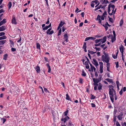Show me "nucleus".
<instances>
[{
    "label": "nucleus",
    "mask_w": 126,
    "mask_h": 126,
    "mask_svg": "<svg viewBox=\"0 0 126 126\" xmlns=\"http://www.w3.org/2000/svg\"><path fill=\"white\" fill-rule=\"evenodd\" d=\"M108 87L109 88V94L110 97L111 101L113 102L114 98L115 100L117 99L115 91L113 89V86L112 85H109Z\"/></svg>",
    "instance_id": "obj_1"
},
{
    "label": "nucleus",
    "mask_w": 126,
    "mask_h": 126,
    "mask_svg": "<svg viewBox=\"0 0 126 126\" xmlns=\"http://www.w3.org/2000/svg\"><path fill=\"white\" fill-rule=\"evenodd\" d=\"M104 55H102L101 57L102 60L103 62H105L106 63L109 62L110 58L109 57L108 54L106 53L105 52H104Z\"/></svg>",
    "instance_id": "obj_2"
},
{
    "label": "nucleus",
    "mask_w": 126,
    "mask_h": 126,
    "mask_svg": "<svg viewBox=\"0 0 126 126\" xmlns=\"http://www.w3.org/2000/svg\"><path fill=\"white\" fill-rule=\"evenodd\" d=\"M106 40H96L95 42L97 44L95 45L96 46H98L106 42Z\"/></svg>",
    "instance_id": "obj_3"
},
{
    "label": "nucleus",
    "mask_w": 126,
    "mask_h": 126,
    "mask_svg": "<svg viewBox=\"0 0 126 126\" xmlns=\"http://www.w3.org/2000/svg\"><path fill=\"white\" fill-rule=\"evenodd\" d=\"M93 80L94 83L93 84L94 85H97V83L101 80L100 79H95L94 78H93Z\"/></svg>",
    "instance_id": "obj_4"
},
{
    "label": "nucleus",
    "mask_w": 126,
    "mask_h": 126,
    "mask_svg": "<svg viewBox=\"0 0 126 126\" xmlns=\"http://www.w3.org/2000/svg\"><path fill=\"white\" fill-rule=\"evenodd\" d=\"M113 35H112L110 34L108 38H111V39H116V33L114 31H113Z\"/></svg>",
    "instance_id": "obj_5"
},
{
    "label": "nucleus",
    "mask_w": 126,
    "mask_h": 126,
    "mask_svg": "<svg viewBox=\"0 0 126 126\" xmlns=\"http://www.w3.org/2000/svg\"><path fill=\"white\" fill-rule=\"evenodd\" d=\"M100 65L99 72L101 73L103 72V63L102 62H100L99 63Z\"/></svg>",
    "instance_id": "obj_6"
},
{
    "label": "nucleus",
    "mask_w": 126,
    "mask_h": 126,
    "mask_svg": "<svg viewBox=\"0 0 126 126\" xmlns=\"http://www.w3.org/2000/svg\"><path fill=\"white\" fill-rule=\"evenodd\" d=\"M94 36L95 37H87L85 39H96L95 37L97 38H99L101 36L99 35H96Z\"/></svg>",
    "instance_id": "obj_7"
},
{
    "label": "nucleus",
    "mask_w": 126,
    "mask_h": 126,
    "mask_svg": "<svg viewBox=\"0 0 126 126\" xmlns=\"http://www.w3.org/2000/svg\"><path fill=\"white\" fill-rule=\"evenodd\" d=\"M11 22L12 24H14L16 25L17 24L16 18L14 16H13L12 17Z\"/></svg>",
    "instance_id": "obj_8"
},
{
    "label": "nucleus",
    "mask_w": 126,
    "mask_h": 126,
    "mask_svg": "<svg viewBox=\"0 0 126 126\" xmlns=\"http://www.w3.org/2000/svg\"><path fill=\"white\" fill-rule=\"evenodd\" d=\"M93 63L94 64L96 67L98 65V64L96 60L95 59H93L92 61Z\"/></svg>",
    "instance_id": "obj_9"
},
{
    "label": "nucleus",
    "mask_w": 126,
    "mask_h": 126,
    "mask_svg": "<svg viewBox=\"0 0 126 126\" xmlns=\"http://www.w3.org/2000/svg\"><path fill=\"white\" fill-rule=\"evenodd\" d=\"M69 119V117L68 116H65V117L62 119V120L63 121L64 123L66 122L67 120H68Z\"/></svg>",
    "instance_id": "obj_10"
},
{
    "label": "nucleus",
    "mask_w": 126,
    "mask_h": 126,
    "mask_svg": "<svg viewBox=\"0 0 126 126\" xmlns=\"http://www.w3.org/2000/svg\"><path fill=\"white\" fill-rule=\"evenodd\" d=\"M119 49L122 53V56H123V53L124 52V47L123 46H121L119 47Z\"/></svg>",
    "instance_id": "obj_11"
},
{
    "label": "nucleus",
    "mask_w": 126,
    "mask_h": 126,
    "mask_svg": "<svg viewBox=\"0 0 126 126\" xmlns=\"http://www.w3.org/2000/svg\"><path fill=\"white\" fill-rule=\"evenodd\" d=\"M100 2H102V4H107L109 3L108 1L107 0H100Z\"/></svg>",
    "instance_id": "obj_12"
},
{
    "label": "nucleus",
    "mask_w": 126,
    "mask_h": 126,
    "mask_svg": "<svg viewBox=\"0 0 126 126\" xmlns=\"http://www.w3.org/2000/svg\"><path fill=\"white\" fill-rule=\"evenodd\" d=\"M35 69L37 73H39L40 71V67L38 66H36L35 67Z\"/></svg>",
    "instance_id": "obj_13"
},
{
    "label": "nucleus",
    "mask_w": 126,
    "mask_h": 126,
    "mask_svg": "<svg viewBox=\"0 0 126 126\" xmlns=\"http://www.w3.org/2000/svg\"><path fill=\"white\" fill-rule=\"evenodd\" d=\"M90 65L91 66L90 69L91 71L92 72H93V71L95 72L96 70L94 66H92L91 64H90Z\"/></svg>",
    "instance_id": "obj_14"
},
{
    "label": "nucleus",
    "mask_w": 126,
    "mask_h": 126,
    "mask_svg": "<svg viewBox=\"0 0 126 126\" xmlns=\"http://www.w3.org/2000/svg\"><path fill=\"white\" fill-rule=\"evenodd\" d=\"M108 12L109 14L111 16L112 15V13H110V5H109L108 7Z\"/></svg>",
    "instance_id": "obj_15"
},
{
    "label": "nucleus",
    "mask_w": 126,
    "mask_h": 126,
    "mask_svg": "<svg viewBox=\"0 0 126 126\" xmlns=\"http://www.w3.org/2000/svg\"><path fill=\"white\" fill-rule=\"evenodd\" d=\"M6 27L4 26H2L0 27V31H2L5 30Z\"/></svg>",
    "instance_id": "obj_16"
},
{
    "label": "nucleus",
    "mask_w": 126,
    "mask_h": 126,
    "mask_svg": "<svg viewBox=\"0 0 126 126\" xmlns=\"http://www.w3.org/2000/svg\"><path fill=\"white\" fill-rule=\"evenodd\" d=\"M65 24V23L64 21H61L60 22L59 25L62 27L64 24Z\"/></svg>",
    "instance_id": "obj_17"
},
{
    "label": "nucleus",
    "mask_w": 126,
    "mask_h": 126,
    "mask_svg": "<svg viewBox=\"0 0 126 126\" xmlns=\"http://www.w3.org/2000/svg\"><path fill=\"white\" fill-rule=\"evenodd\" d=\"M118 51L116 52L115 55L114 54H112V56L113 57L114 59H116L117 58V55L118 53Z\"/></svg>",
    "instance_id": "obj_18"
},
{
    "label": "nucleus",
    "mask_w": 126,
    "mask_h": 126,
    "mask_svg": "<svg viewBox=\"0 0 126 126\" xmlns=\"http://www.w3.org/2000/svg\"><path fill=\"white\" fill-rule=\"evenodd\" d=\"M54 32V31L53 30H51V31H48V32H47L46 33L47 34L51 35L53 34Z\"/></svg>",
    "instance_id": "obj_19"
},
{
    "label": "nucleus",
    "mask_w": 126,
    "mask_h": 126,
    "mask_svg": "<svg viewBox=\"0 0 126 126\" xmlns=\"http://www.w3.org/2000/svg\"><path fill=\"white\" fill-rule=\"evenodd\" d=\"M86 43L85 42H84V44L83 46V48L84 49V50L85 52H86L87 50H86Z\"/></svg>",
    "instance_id": "obj_20"
},
{
    "label": "nucleus",
    "mask_w": 126,
    "mask_h": 126,
    "mask_svg": "<svg viewBox=\"0 0 126 126\" xmlns=\"http://www.w3.org/2000/svg\"><path fill=\"white\" fill-rule=\"evenodd\" d=\"M107 81L109 82L112 83L113 82L112 79H105Z\"/></svg>",
    "instance_id": "obj_21"
},
{
    "label": "nucleus",
    "mask_w": 126,
    "mask_h": 126,
    "mask_svg": "<svg viewBox=\"0 0 126 126\" xmlns=\"http://www.w3.org/2000/svg\"><path fill=\"white\" fill-rule=\"evenodd\" d=\"M8 8L9 9L11 8L12 6L11 2H9L8 4Z\"/></svg>",
    "instance_id": "obj_22"
},
{
    "label": "nucleus",
    "mask_w": 126,
    "mask_h": 126,
    "mask_svg": "<svg viewBox=\"0 0 126 126\" xmlns=\"http://www.w3.org/2000/svg\"><path fill=\"white\" fill-rule=\"evenodd\" d=\"M123 23V20L121 19L119 22V25L120 27H122Z\"/></svg>",
    "instance_id": "obj_23"
},
{
    "label": "nucleus",
    "mask_w": 126,
    "mask_h": 126,
    "mask_svg": "<svg viewBox=\"0 0 126 126\" xmlns=\"http://www.w3.org/2000/svg\"><path fill=\"white\" fill-rule=\"evenodd\" d=\"M64 37L65 39H68V36L67 35V33L66 32V33H65L64 35Z\"/></svg>",
    "instance_id": "obj_24"
},
{
    "label": "nucleus",
    "mask_w": 126,
    "mask_h": 126,
    "mask_svg": "<svg viewBox=\"0 0 126 126\" xmlns=\"http://www.w3.org/2000/svg\"><path fill=\"white\" fill-rule=\"evenodd\" d=\"M97 86H98V89L99 90H100L102 87V86L101 84L99 83L98 84Z\"/></svg>",
    "instance_id": "obj_25"
},
{
    "label": "nucleus",
    "mask_w": 126,
    "mask_h": 126,
    "mask_svg": "<svg viewBox=\"0 0 126 126\" xmlns=\"http://www.w3.org/2000/svg\"><path fill=\"white\" fill-rule=\"evenodd\" d=\"M109 18V20L110 22L113 23V19L111 17H110L109 16H108Z\"/></svg>",
    "instance_id": "obj_26"
},
{
    "label": "nucleus",
    "mask_w": 126,
    "mask_h": 126,
    "mask_svg": "<svg viewBox=\"0 0 126 126\" xmlns=\"http://www.w3.org/2000/svg\"><path fill=\"white\" fill-rule=\"evenodd\" d=\"M81 75L83 76H86V74L84 72V70H82V73Z\"/></svg>",
    "instance_id": "obj_27"
},
{
    "label": "nucleus",
    "mask_w": 126,
    "mask_h": 126,
    "mask_svg": "<svg viewBox=\"0 0 126 126\" xmlns=\"http://www.w3.org/2000/svg\"><path fill=\"white\" fill-rule=\"evenodd\" d=\"M117 117L119 120H121L123 118L122 115L121 114V115H118V116Z\"/></svg>",
    "instance_id": "obj_28"
},
{
    "label": "nucleus",
    "mask_w": 126,
    "mask_h": 126,
    "mask_svg": "<svg viewBox=\"0 0 126 126\" xmlns=\"http://www.w3.org/2000/svg\"><path fill=\"white\" fill-rule=\"evenodd\" d=\"M8 55L7 54H5L3 56V59L5 60H6L7 59V57Z\"/></svg>",
    "instance_id": "obj_29"
},
{
    "label": "nucleus",
    "mask_w": 126,
    "mask_h": 126,
    "mask_svg": "<svg viewBox=\"0 0 126 126\" xmlns=\"http://www.w3.org/2000/svg\"><path fill=\"white\" fill-rule=\"evenodd\" d=\"M116 83L117 85V88L118 89H119V82L118 81H116Z\"/></svg>",
    "instance_id": "obj_30"
},
{
    "label": "nucleus",
    "mask_w": 126,
    "mask_h": 126,
    "mask_svg": "<svg viewBox=\"0 0 126 126\" xmlns=\"http://www.w3.org/2000/svg\"><path fill=\"white\" fill-rule=\"evenodd\" d=\"M61 31L62 29L61 28H60V29L59 30L58 32V36L60 35L61 34Z\"/></svg>",
    "instance_id": "obj_31"
},
{
    "label": "nucleus",
    "mask_w": 126,
    "mask_h": 126,
    "mask_svg": "<svg viewBox=\"0 0 126 126\" xmlns=\"http://www.w3.org/2000/svg\"><path fill=\"white\" fill-rule=\"evenodd\" d=\"M48 28L49 27H48V26H47L43 28L42 30L43 31H45L46 30H47Z\"/></svg>",
    "instance_id": "obj_32"
},
{
    "label": "nucleus",
    "mask_w": 126,
    "mask_h": 126,
    "mask_svg": "<svg viewBox=\"0 0 126 126\" xmlns=\"http://www.w3.org/2000/svg\"><path fill=\"white\" fill-rule=\"evenodd\" d=\"M103 26L105 27L106 30V31L108 29V27L105 24L104 25H103Z\"/></svg>",
    "instance_id": "obj_33"
},
{
    "label": "nucleus",
    "mask_w": 126,
    "mask_h": 126,
    "mask_svg": "<svg viewBox=\"0 0 126 126\" xmlns=\"http://www.w3.org/2000/svg\"><path fill=\"white\" fill-rule=\"evenodd\" d=\"M6 38V37L5 36H3L0 37V39H5Z\"/></svg>",
    "instance_id": "obj_34"
},
{
    "label": "nucleus",
    "mask_w": 126,
    "mask_h": 126,
    "mask_svg": "<svg viewBox=\"0 0 126 126\" xmlns=\"http://www.w3.org/2000/svg\"><path fill=\"white\" fill-rule=\"evenodd\" d=\"M101 5H100L98 7H97L96 8L94 9L95 11H96L98 9H100L101 8Z\"/></svg>",
    "instance_id": "obj_35"
},
{
    "label": "nucleus",
    "mask_w": 126,
    "mask_h": 126,
    "mask_svg": "<svg viewBox=\"0 0 126 126\" xmlns=\"http://www.w3.org/2000/svg\"><path fill=\"white\" fill-rule=\"evenodd\" d=\"M109 5H110V8L111 7L112 9H114V8L115 7V6L114 5H112L111 4H110Z\"/></svg>",
    "instance_id": "obj_36"
},
{
    "label": "nucleus",
    "mask_w": 126,
    "mask_h": 126,
    "mask_svg": "<svg viewBox=\"0 0 126 126\" xmlns=\"http://www.w3.org/2000/svg\"><path fill=\"white\" fill-rule=\"evenodd\" d=\"M95 96L92 95L91 94V95L90 99H93L95 98Z\"/></svg>",
    "instance_id": "obj_37"
},
{
    "label": "nucleus",
    "mask_w": 126,
    "mask_h": 126,
    "mask_svg": "<svg viewBox=\"0 0 126 126\" xmlns=\"http://www.w3.org/2000/svg\"><path fill=\"white\" fill-rule=\"evenodd\" d=\"M66 99L67 100H70V98L68 95V94H66Z\"/></svg>",
    "instance_id": "obj_38"
},
{
    "label": "nucleus",
    "mask_w": 126,
    "mask_h": 126,
    "mask_svg": "<svg viewBox=\"0 0 126 126\" xmlns=\"http://www.w3.org/2000/svg\"><path fill=\"white\" fill-rule=\"evenodd\" d=\"M115 64L116 65V68H118L119 67V65H118V62H115Z\"/></svg>",
    "instance_id": "obj_39"
},
{
    "label": "nucleus",
    "mask_w": 126,
    "mask_h": 126,
    "mask_svg": "<svg viewBox=\"0 0 126 126\" xmlns=\"http://www.w3.org/2000/svg\"><path fill=\"white\" fill-rule=\"evenodd\" d=\"M36 46L37 48L38 49H40V44L39 43H37L36 44Z\"/></svg>",
    "instance_id": "obj_40"
},
{
    "label": "nucleus",
    "mask_w": 126,
    "mask_h": 126,
    "mask_svg": "<svg viewBox=\"0 0 126 126\" xmlns=\"http://www.w3.org/2000/svg\"><path fill=\"white\" fill-rule=\"evenodd\" d=\"M5 42V40H2L1 41H0V44H4Z\"/></svg>",
    "instance_id": "obj_41"
},
{
    "label": "nucleus",
    "mask_w": 126,
    "mask_h": 126,
    "mask_svg": "<svg viewBox=\"0 0 126 126\" xmlns=\"http://www.w3.org/2000/svg\"><path fill=\"white\" fill-rule=\"evenodd\" d=\"M79 82L80 83H82L83 82V80L81 78H80L79 80Z\"/></svg>",
    "instance_id": "obj_42"
},
{
    "label": "nucleus",
    "mask_w": 126,
    "mask_h": 126,
    "mask_svg": "<svg viewBox=\"0 0 126 126\" xmlns=\"http://www.w3.org/2000/svg\"><path fill=\"white\" fill-rule=\"evenodd\" d=\"M68 113V111L67 110L66 111L64 112V114L65 116H67V115Z\"/></svg>",
    "instance_id": "obj_43"
},
{
    "label": "nucleus",
    "mask_w": 126,
    "mask_h": 126,
    "mask_svg": "<svg viewBox=\"0 0 126 126\" xmlns=\"http://www.w3.org/2000/svg\"><path fill=\"white\" fill-rule=\"evenodd\" d=\"M92 2H95V4H97L98 2V3L99 2L97 0H95V1H92Z\"/></svg>",
    "instance_id": "obj_44"
},
{
    "label": "nucleus",
    "mask_w": 126,
    "mask_h": 126,
    "mask_svg": "<svg viewBox=\"0 0 126 126\" xmlns=\"http://www.w3.org/2000/svg\"><path fill=\"white\" fill-rule=\"evenodd\" d=\"M94 2H92L91 3V6L92 7H94Z\"/></svg>",
    "instance_id": "obj_45"
},
{
    "label": "nucleus",
    "mask_w": 126,
    "mask_h": 126,
    "mask_svg": "<svg viewBox=\"0 0 126 126\" xmlns=\"http://www.w3.org/2000/svg\"><path fill=\"white\" fill-rule=\"evenodd\" d=\"M105 17V16L102 15L101 17V19L102 20H104V18Z\"/></svg>",
    "instance_id": "obj_46"
},
{
    "label": "nucleus",
    "mask_w": 126,
    "mask_h": 126,
    "mask_svg": "<svg viewBox=\"0 0 126 126\" xmlns=\"http://www.w3.org/2000/svg\"><path fill=\"white\" fill-rule=\"evenodd\" d=\"M83 24V22H81V23H80V24L79 25V27H81L82 26Z\"/></svg>",
    "instance_id": "obj_47"
},
{
    "label": "nucleus",
    "mask_w": 126,
    "mask_h": 126,
    "mask_svg": "<svg viewBox=\"0 0 126 126\" xmlns=\"http://www.w3.org/2000/svg\"><path fill=\"white\" fill-rule=\"evenodd\" d=\"M1 119L3 121V123H4L6 121V120L5 119L3 118H1Z\"/></svg>",
    "instance_id": "obj_48"
},
{
    "label": "nucleus",
    "mask_w": 126,
    "mask_h": 126,
    "mask_svg": "<svg viewBox=\"0 0 126 126\" xmlns=\"http://www.w3.org/2000/svg\"><path fill=\"white\" fill-rule=\"evenodd\" d=\"M6 19H4L2 21H1L3 23H4L6 22Z\"/></svg>",
    "instance_id": "obj_49"
},
{
    "label": "nucleus",
    "mask_w": 126,
    "mask_h": 126,
    "mask_svg": "<svg viewBox=\"0 0 126 126\" xmlns=\"http://www.w3.org/2000/svg\"><path fill=\"white\" fill-rule=\"evenodd\" d=\"M5 34V33L3 32H0V36L3 35Z\"/></svg>",
    "instance_id": "obj_50"
},
{
    "label": "nucleus",
    "mask_w": 126,
    "mask_h": 126,
    "mask_svg": "<svg viewBox=\"0 0 126 126\" xmlns=\"http://www.w3.org/2000/svg\"><path fill=\"white\" fill-rule=\"evenodd\" d=\"M81 15L82 17L83 18L84 17V12H82L81 14Z\"/></svg>",
    "instance_id": "obj_51"
},
{
    "label": "nucleus",
    "mask_w": 126,
    "mask_h": 126,
    "mask_svg": "<svg viewBox=\"0 0 126 126\" xmlns=\"http://www.w3.org/2000/svg\"><path fill=\"white\" fill-rule=\"evenodd\" d=\"M66 29L63 26L62 27V32H64L65 30Z\"/></svg>",
    "instance_id": "obj_52"
},
{
    "label": "nucleus",
    "mask_w": 126,
    "mask_h": 126,
    "mask_svg": "<svg viewBox=\"0 0 126 126\" xmlns=\"http://www.w3.org/2000/svg\"><path fill=\"white\" fill-rule=\"evenodd\" d=\"M107 12L106 11H105L102 15L105 16V15H107Z\"/></svg>",
    "instance_id": "obj_53"
},
{
    "label": "nucleus",
    "mask_w": 126,
    "mask_h": 126,
    "mask_svg": "<svg viewBox=\"0 0 126 126\" xmlns=\"http://www.w3.org/2000/svg\"><path fill=\"white\" fill-rule=\"evenodd\" d=\"M91 105L92 107H95V104L94 103H91Z\"/></svg>",
    "instance_id": "obj_54"
},
{
    "label": "nucleus",
    "mask_w": 126,
    "mask_h": 126,
    "mask_svg": "<svg viewBox=\"0 0 126 126\" xmlns=\"http://www.w3.org/2000/svg\"><path fill=\"white\" fill-rule=\"evenodd\" d=\"M85 67L87 69H89V64H87V65H86Z\"/></svg>",
    "instance_id": "obj_55"
},
{
    "label": "nucleus",
    "mask_w": 126,
    "mask_h": 126,
    "mask_svg": "<svg viewBox=\"0 0 126 126\" xmlns=\"http://www.w3.org/2000/svg\"><path fill=\"white\" fill-rule=\"evenodd\" d=\"M116 126H121L119 124V123L118 122H117L116 124Z\"/></svg>",
    "instance_id": "obj_56"
},
{
    "label": "nucleus",
    "mask_w": 126,
    "mask_h": 126,
    "mask_svg": "<svg viewBox=\"0 0 126 126\" xmlns=\"http://www.w3.org/2000/svg\"><path fill=\"white\" fill-rule=\"evenodd\" d=\"M100 16L99 15H98L97 16L96 19V20H98V19L99 18H100Z\"/></svg>",
    "instance_id": "obj_57"
},
{
    "label": "nucleus",
    "mask_w": 126,
    "mask_h": 126,
    "mask_svg": "<svg viewBox=\"0 0 126 126\" xmlns=\"http://www.w3.org/2000/svg\"><path fill=\"white\" fill-rule=\"evenodd\" d=\"M122 90V89L119 92V94L121 95L122 94H123V92Z\"/></svg>",
    "instance_id": "obj_58"
},
{
    "label": "nucleus",
    "mask_w": 126,
    "mask_h": 126,
    "mask_svg": "<svg viewBox=\"0 0 126 126\" xmlns=\"http://www.w3.org/2000/svg\"><path fill=\"white\" fill-rule=\"evenodd\" d=\"M44 91L45 92H46V93L48 92V91L47 89H46V88H44Z\"/></svg>",
    "instance_id": "obj_59"
},
{
    "label": "nucleus",
    "mask_w": 126,
    "mask_h": 126,
    "mask_svg": "<svg viewBox=\"0 0 126 126\" xmlns=\"http://www.w3.org/2000/svg\"><path fill=\"white\" fill-rule=\"evenodd\" d=\"M94 90H96L97 89V85H94Z\"/></svg>",
    "instance_id": "obj_60"
},
{
    "label": "nucleus",
    "mask_w": 126,
    "mask_h": 126,
    "mask_svg": "<svg viewBox=\"0 0 126 126\" xmlns=\"http://www.w3.org/2000/svg\"><path fill=\"white\" fill-rule=\"evenodd\" d=\"M16 49L13 48H11V50L13 51H14L16 50Z\"/></svg>",
    "instance_id": "obj_61"
},
{
    "label": "nucleus",
    "mask_w": 126,
    "mask_h": 126,
    "mask_svg": "<svg viewBox=\"0 0 126 126\" xmlns=\"http://www.w3.org/2000/svg\"><path fill=\"white\" fill-rule=\"evenodd\" d=\"M33 15L32 14H31L29 15L28 16V17H32L33 16Z\"/></svg>",
    "instance_id": "obj_62"
},
{
    "label": "nucleus",
    "mask_w": 126,
    "mask_h": 126,
    "mask_svg": "<svg viewBox=\"0 0 126 126\" xmlns=\"http://www.w3.org/2000/svg\"><path fill=\"white\" fill-rule=\"evenodd\" d=\"M48 72L49 73H50L51 71V68L50 67L48 68Z\"/></svg>",
    "instance_id": "obj_63"
},
{
    "label": "nucleus",
    "mask_w": 126,
    "mask_h": 126,
    "mask_svg": "<svg viewBox=\"0 0 126 126\" xmlns=\"http://www.w3.org/2000/svg\"><path fill=\"white\" fill-rule=\"evenodd\" d=\"M46 62H48V59L46 57L44 58Z\"/></svg>",
    "instance_id": "obj_64"
}]
</instances>
